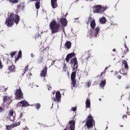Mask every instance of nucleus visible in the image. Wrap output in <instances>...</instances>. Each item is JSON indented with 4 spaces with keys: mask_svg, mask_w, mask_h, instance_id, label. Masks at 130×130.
<instances>
[{
    "mask_svg": "<svg viewBox=\"0 0 130 130\" xmlns=\"http://www.w3.org/2000/svg\"><path fill=\"white\" fill-rule=\"evenodd\" d=\"M122 118L124 119V118H127V117L126 116H123Z\"/></svg>",
    "mask_w": 130,
    "mask_h": 130,
    "instance_id": "46",
    "label": "nucleus"
},
{
    "mask_svg": "<svg viewBox=\"0 0 130 130\" xmlns=\"http://www.w3.org/2000/svg\"><path fill=\"white\" fill-rule=\"evenodd\" d=\"M85 106L86 108H90L91 107V100H90V98H87L86 99Z\"/></svg>",
    "mask_w": 130,
    "mask_h": 130,
    "instance_id": "13",
    "label": "nucleus"
},
{
    "mask_svg": "<svg viewBox=\"0 0 130 130\" xmlns=\"http://www.w3.org/2000/svg\"><path fill=\"white\" fill-rule=\"evenodd\" d=\"M99 31H100V28L97 26L95 28L90 29V31L88 32V36L90 38H95V37H99Z\"/></svg>",
    "mask_w": 130,
    "mask_h": 130,
    "instance_id": "5",
    "label": "nucleus"
},
{
    "mask_svg": "<svg viewBox=\"0 0 130 130\" xmlns=\"http://www.w3.org/2000/svg\"><path fill=\"white\" fill-rule=\"evenodd\" d=\"M107 9V6L95 5L92 7V11L94 14H103Z\"/></svg>",
    "mask_w": 130,
    "mask_h": 130,
    "instance_id": "4",
    "label": "nucleus"
},
{
    "mask_svg": "<svg viewBox=\"0 0 130 130\" xmlns=\"http://www.w3.org/2000/svg\"><path fill=\"white\" fill-rule=\"evenodd\" d=\"M40 106H41V105H40V104L39 103L36 104V108L38 110H39V108H40Z\"/></svg>",
    "mask_w": 130,
    "mask_h": 130,
    "instance_id": "27",
    "label": "nucleus"
},
{
    "mask_svg": "<svg viewBox=\"0 0 130 130\" xmlns=\"http://www.w3.org/2000/svg\"><path fill=\"white\" fill-rule=\"evenodd\" d=\"M109 68H110V65L109 67H107L105 68V71H106V70H107V69H109Z\"/></svg>",
    "mask_w": 130,
    "mask_h": 130,
    "instance_id": "44",
    "label": "nucleus"
},
{
    "mask_svg": "<svg viewBox=\"0 0 130 130\" xmlns=\"http://www.w3.org/2000/svg\"><path fill=\"white\" fill-rule=\"evenodd\" d=\"M35 7L37 10L40 9V1L36 3Z\"/></svg>",
    "mask_w": 130,
    "mask_h": 130,
    "instance_id": "23",
    "label": "nucleus"
},
{
    "mask_svg": "<svg viewBox=\"0 0 130 130\" xmlns=\"http://www.w3.org/2000/svg\"><path fill=\"white\" fill-rule=\"evenodd\" d=\"M22 56V51H19L18 54V58H20Z\"/></svg>",
    "mask_w": 130,
    "mask_h": 130,
    "instance_id": "31",
    "label": "nucleus"
},
{
    "mask_svg": "<svg viewBox=\"0 0 130 130\" xmlns=\"http://www.w3.org/2000/svg\"><path fill=\"white\" fill-rule=\"evenodd\" d=\"M19 22H20V17L19 15L11 13L8 14V17L6 20L5 24L7 27H12L14 23L17 24H19Z\"/></svg>",
    "mask_w": 130,
    "mask_h": 130,
    "instance_id": "1",
    "label": "nucleus"
},
{
    "mask_svg": "<svg viewBox=\"0 0 130 130\" xmlns=\"http://www.w3.org/2000/svg\"><path fill=\"white\" fill-rule=\"evenodd\" d=\"M26 128H27V130H29V128H27V127H26Z\"/></svg>",
    "mask_w": 130,
    "mask_h": 130,
    "instance_id": "57",
    "label": "nucleus"
},
{
    "mask_svg": "<svg viewBox=\"0 0 130 130\" xmlns=\"http://www.w3.org/2000/svg\"><path fill=\"white\" fill-rule=\"evenodd\" d=\"M52 106H53V103L52 104Z\"/></svg>",
    "mask_w": 130,
    "mask_h": 130,
    "instance_id": "62",
    "label": "nucleus"
},
{
    "mask_svg": "<svg viewBox=\"0 0 130 130\" xmlns=\"http://www.w3.org/2000/svg\"><path fill=\"white\" fill-rule=\"evenodd\" d=\"M48 90H51V87H50V88H48Z\"/></svg>",
    "mask_w": 130,
    "mask_h": 130,
    "instance_id": "51",
    "label": "nucleus"
},
{
    "mask_svg": "<svg viewBox=\"0 0 130 130\" xmlns=\"http://www.w3.org/2000/svg\"><path fill=\"white\" fill-rule=\"evenodd\" d=\"M113 51H114V52H115V51H116V50L115 49H113Z\"/></svg>",
    "mask_w": 130,
    "mask_h": 130,
    "instance_id": "48",
    "label": "nucleus"
},
{
    "mask_svg": "<svg viewBox=\"0 0 130 130\" xmlns=\"http://www.w3.org/2000/svg\"><path fill=\"white\" fill-rule=\"evenodd\" d=\"M128 115H130V112L128 113Z\"/></svg>",
    "mask_w": 130,
    "mask_h": 130,
    "instance_id": "54",
    "label": "nucleus"
},
{
    "mask_svg": "<svg viewBox=\"0 0 130 130\" xmlns=\"http://www.w3.org/2000/svg\"><path fill=\"white\" fill-rule=\"evenodd\" d=\"M15 95L16 99L17 100H21V99H23V92H22L21 88L16 89Z\"/></svg>",
    "mask_w": 130,
    "mask_h": 130,
    "instance_id": "7",
    "label": "nucleus"
},
{
    "mask_svg": "<svg viewBox=\"0 0 130 130\" xmlns=\"http://www.w3.org/2000/svg\"><path fill=\"white\" fill-rule=\"evenodd\" d=\"M106 22H107V20L105 17H103L101 18H100V23H101V24H105Z\"/></svg>",
    "mask_w": 130,
    "mask_h": 130,
    "instance_id": "20",
    "label": "nucleus"
},
{
    "mask_svg": "<svg viewBox=\"0 0 130 130\" xmlns=\"http://www.w3.org/2000/svg\"><path fill=\"white\" fill-rule=\"evenodd\" d=\"M54 63H55V60H54V61H53L52 62V63H51L52 66L53 65V64H54Z\"/></svg>",
    "mask_w": 130,
    "mask_h": 130,
    "instance_id": "43",
    "label": "nucleus"
},
{
    "mask_svg": "<svg viewBox=\"0 0 130 130\" xmlns=\"http://www.w3.org/2000/svg\"><path fill=\"white\" fill-rule=\"evenodd\" d=\"M59 21L62 26H63V27H66V26H67V25L68 24V21L64 18H61Z\"/></svg>",
    "mask_w": 130,
    "mask_h": 130,
    "instance_id": "11",
    "label": "nucleus"
},
{
    "mask_svg": "<svg viewBox=\"0 0 130 130\" xmlns=\"http://www.w3.org/2000/svg\"><path fill=\"white\" fill-rule=\"evenodd\" d=\"M3 67L4 66L2 64V61H1V60H0V70H2V69H3Z\"/></svg>",
    "mask_w": 130,
    "mask_h": 130,
    "instance_id": "36",
    "label": "nucleus"
},
{
    "mask_svg": "<svg viewBox=\"0 0 130 130\" xmlns=\"http://www.w3.org/2000/svg\"><path fill=\"white\" fill-rule=\"evenodd\" d=\"M118 79H119V80H120V79H121V76H120V75H119V76H118Z\"/></svg>",
    "mask_w": 130,
    "mask_h": 130,
    "instance_id": "45",
    "label": "nucleus"
},
{
    "mask_svg": "<svg viewBox=\"0 0 130 130\" xmlns=\"http://www.w3.org/2000/svg\"><path fill=\"white\" fill-rule=\"evenodd\" d=\"M36 87H39V86L38 85H36Z\"/></svg>",
    "mask_w": 130,
    "mask_h": 130,
    "instance_id": "56",
    "label": "nucleus"
},
{
    "mask_svg": "<svg viewBox=\"0 0 130 130\" xmlns=\"http://www.w3.org/2000/svg\"><path fill=\"white\" fill-rule=\"evenodd\" d=\"M43 61V57H40L39 58V62H42Z\"/></svg>",
    "mask_w": 130,
    "mask_h": 130,
    "instance_id": "34",
    "label": "nucleus"
},
{
    "mask_svg": "<svg viewBox=\"0 0 130 130\" xmlns=\"http://www.w3.org/2000/svg\"><path fill=\"white\" fill-rule=\"evenodd\" d=\"M90 27L91 28V29H95V27H96V22H95V19H93L91 21Z\"/></svg>",
    "mask_w": 130,
    "mask_h": 130,
    "instance_id": "18",
    "label": "nucleus"
},
{
    "mask_svg": "<svg viewBox=\"0 0 130 130\" xmlns=\"http://www.w3.org/2000/svg\"><path fill=\"white\" fill-rule=\"evenodd\" d=\"M55 37L56 36L55 35L53 36V40L54 39V38H55Z\"/></svg>",
    "mask_w": 130,
    "mask_h": 130,
    "instance_id": "49",
    "label": "nucleus"
},
{
    "mask_svg": "<svg viewBox=\"0 0 130 130\" xmlns=\"http://www.w3.org/2000/svg\"><path fill=\"white\" fill-rule=\"evenodd\" d=\"M8 96H4V98H3V101L4 102H7V101H8Z\"/></svg>",
    "mask_w": 130,
    "mask_h": 130,
    "instance_id": "33",
    "label": "nucleus"
},
{
    "mask_svg": "<svg viewBox=\"0 0 130 130\" xmlns=\"http://www.w3.org/2000/svg\"><path fill=\"white\" fill-rule=\"evenodd\" d=\"M75 56V53H70L69 54L67 55L66 60V61L67 62H69V60H70V58H72V57Z\"/></svg>",
    "mask_w": 130,
    "mask_h": 130,
    "instance_id": "14",
    "label": "nucleus"
},
{
    "mask_svg": "<svg viewBox=\"0 0 130 130\" xmlns=\"http://www.w3.org/2000/svg\"><path fill=\"white\" fill-rule=\"evenodd\" d=\"M127 110H128V108H127Z\"/></svg>",
    "mask_w": 130,
    "mask_h": 130,
    "instance_id": "60",
    "label": "nucleus"
},
{
    "mask_svg": "<svg viewBox=\"0 0 130 130\" xmlns=\"http://www.w3.org/2000/svg\"><path fill=\"white\" fill-rule=\"evenodd\" d=\"M122 67H124V68L126 70H128V65L127 64V61L126 60H124L122 61Z\"/></svg>",
    "mask_w": 130,
    "mask_h": 130,
    "instance_id": "17",
    "label": "nucleus"
},
{
    "mask_svg": "<svg viewBox=\"0 0 130 130\" xmlns=\"http://www.w3.org/2000/svg\"><path fill=\"white\" fill-rule=\"evenodd\" d=\"M70 127L71 130H75V124H76V122L74 120H71L69 121Z\"/></svg>",
    "mask_w": 130,
    "mask_h": 130,
    "instance_id": "12",
    "label": "nucleus"
},
{
    "mask_svg": "<svg viewBox=\"0 0 130 130\" xmlns=\"http://www.w3.org/2000/svg\"><path fill=\"white\" fill-rule=\"evenodd\" d=\"M8 2H10V0H7Z\"/></svg>",
    "mask_w": 130,
    "mask_h": 130,
    "instance_id": "59",
    "label": "nucleus"
},
{
    "mask_svg": "<svg viewBox=\"0 0 130 130\" xmlns=\"http://www.w3.org/2000/svg\"><path fill=\"white\" fill-rule=\"evenodd\" d=\"M19 118L20 119H21V120H24V118H23V115H22V114H20L19 116Z\"/></svg>",
    "mask_w": 130,
    "mask_h": 130,
    "instance_id": "35",
    "label": "nucleus"
},
{
    "mask_svg": "<svg viewBox=\"0 0 130 130\" xmlns=\"http://www.w3.org/2000/svg\"><path fill=\"white\" fill-rule=\"evenodd\" d=\"M99 100L101 101V99H100Z\"/></svg>",
    "mask_w": 130,
    "mask_h": 130,
    "instance_id": "58",
    "label": "nucleus"
},
{
    "mask_svg": "<svg viewBox=\"0 0 130 130\" xmlns=\"http://www.w3.org/2000/svg\"><path fill=\"white\" fill-rule=\"evenodd\" d=\"M31 2H37V3H38L40 2V0H31Z\"/></svg>",
    "mask_w": 130,
    "mask_h": 130,
    "instance_id": "41",
    "label": "nucleus"
},
{
    "mask_svg": "<svg viewBox=\"0 0 130 130\" xmlns=\"http://www.w3.org/2000/svg\"><path fill=\"white\" fill-rule=\"evenodd\" d=\"M94 120L92 116L90 115L86 119V121L85 122V128L86 129H92L93 127V122Z\"/></svg>",
    "mask_w": 130,
    "mask_h": 130,
    "instance_id": "6",
    "label": "nucleus"
},
{
    "mask_svg": "<svg viewBox=\"0 0 130 130\" xmlns=\"http://www.w3.org/2000/svg\"><path fill=\"white\" fill-rule=\"evenodd\" d=\"M13 114H14V111L11 110V111H10V116H12V117H13V119H14V117Z\"/></svg>",
    "mask_w": 130,
    "mask_h": 130,
    "instance_id": "29",
    "label": "nucleus"
},
{
    "mask_svg": "<svg viewBox=\"0 0 130 130\" xmlns=\"http://www.w3.org/2000/svg\"><path fill=\"white\" fill-rule=\"evenodd\" d=\"M127 71L128 70H126V69H123L120 71V73L122 75H123V76H126V75L127 74Z\"/></svg>",
    "mask_w": 130,
    "mask_h": 130,
    "instance_id": "19",
    "label": "nucleus"
},
{
    "mask_svg": "<svg viewBox=\"0 0 130 130\" xmlns=\"http://www.w3.org/2000/svg\"><path fill=\"white\" fill-rule=\"evenodd\" d=\"M9 70L10 72H13L14 70H15V68L14 67V66H11L9 67Z\"/></svg>",
    "mask_w": 130,
    "mask_h": 130,
    "instance_id": "26",
    "label": "nucleus"
},
{
    "mask_svg": "<svg viewBox=\"0 0 130 130\" xmlns=\"http://www.w3.org/2000/svg\"><path fill=\"white\" fill-rule=\"evenodd\" d=\"M18 125H20V122L11 124L12 128H14V127H16V126H18Z\"/></svg>",
    "mask_w": 130,
    "mask_h": 130,
    "instance_id": "24",
    "label": "nucleus"
},
{
    "mask_svg": "<svg viewBox=\"0 0 130 130\" xmlns=\"http://www.w3.org/2000/svg\"><path fill=\"white\" fill-rule=\"evenodd\" d=\"M4 109L2 108V107H0V112H3Z\"/></svg>",
    "mask_w": 130,
    "mask_h": 130,
    "instance_id": "39",
    "label": "nucleus"
},
{
    "mask_svg": "<svg viewBox=\"0 0 130 130\" xmlns=\"http://www.w3.org/2000/svg\"><path fill=\"white\" fill-rule=\"evenodd\" d=\"M130 88V85L128 84L126 86V89H129Z\"/></svg>",
    "mask_w": 130,
    "mask_h": 130,
    "instance_id": "40",
    "label": "nucleus"
},
{
    "mask_svg": "<svg viewBox=\"0 0 130 130\" xmlns=\"http://www.w3.org/2000/svg\"><path fill=\"white\" fill-rule=\"evenodd\" d=\"M125 47L126 50L127 51V52H128V48H127V47H126V45H125Z\"/></svg>",
    "mask_w": 130,
    "mask_h": 130,
    "instance_id": "42",
    "label": "nucleus"
},
{
    "mask_svg": "<svg viewBox=\"0 0 130 130\" xmlns=\"http://www.w3.org/2000/svg\"><path fill=\"white\" fill-rule=\"evenodd\" d=\"M29 76H32V74H31V73H30L29 74Z\"/></svg>",
    "mask_w": 130,
    "mask_h": 130,
    "instance_id": "52",
    "label": "nucleus"
},
{
    "mask_svg": "<svg viewBox=\"0 0 130 130\" xmlns=\"http://www.w3.org/2000/svg\"><path fill=\"white\" fill-rule=\"evenodd\" d=\"M6 129H8V130L12 129V128H13V127H12V125H6Z\"/></svg>",
    "mask_w": 130,
    "mask_h": 130,
    "instance_id": "28",
    "label": "nucleus"
},
{
    "mask_svg": "<svg viewBox=\"0 0 130 130\" xmlns=\"http://www.w3.org/2000/svg\"><path fill=\"white\" fill-rule=\"evenodd\" d=\"M15 54H16L15 52H13L11 54V55L12 57L14 56L15 55Z\"/></svg>",
    "mask_w": 130,
    "mask_h": 130,
    "instance_id": "38",
    "label": "nucleus"
},
{
    "mask_svg": "<svg viewBox=\"0 0 130 130\" xmlns=\"http://www.w3.org/2000/svg\"><path fill=\"white\" fill-rule=\"evenodd\" d=\"M2 89H0V92H5L7 90H8V87H5V86H3L2 87Z\"/></svg>",
    "mask_w": 130,
    "mask_h": 130,
    "instance_id": "25",
    "label": "nucleus"
},
{
    "mask_svg": "<svg viewBox=\"0 0 130 130\" xmlns=\"http://www.w3.org/2000/svg\"><path fill=\"white\" fill-rule=\"evenodd\" d=\"M92 19V17H89L88 20H91Z\"/></svg>",
    "mask_w": 130,
    "mask_h": 130,
    "instance_id": "50",
    "label": "nucleus"
},
{
    "mask_svg": "<svg viewBox=\"0 0 130 130\" xmlns=\"http://www.w3.org/2000/svg\"><path fill=\"white\" fill-rule=\"evenodd\" d=\"M47 73V68L46 67L43 69L41 73L40 76L42 78H45L46 77V73Z\"/></svg>",
    "mask_w": 130,
    "mask_h": 130,
    "instance_id": "9",
    "label": "nucleus"
},
{
    "mask_svg": "<svg viewBox=\"0 0 130 130\" xmlns=\"http://www.w3.org/2000/svg\"><path fill=\"white\" fill-rule=\"evenodd\" d=\"M121 126H122H122H122V125H121Z\"/></svg>",
    "mask_w": 130,
    "mask_h": 130,
    "instance_id": "63",
    "label": "nucleus"
},
{
    "mask_svg": "<svg viewBox=\"0 0 130 130\" xmlns=\"http://www.w3.org/2000/svg\"><path fill=\"white\" fill-rule=\"evenodd\" d=\"M9 2L12 4H16V3H18V0H10Z\"/></svg>",
    "mask_w": 130,
    "mask_h": 130,
    "instance_id": "30",
    "label": "nucleus"
},
{
    "mask_svg": "<svg viewBox=\"0 0 130 130\" xmlns=\"http://www.w3.org/2000/svg\"><path fill=\"white\" fill-rule=\"evenodd\" d=\"M61 98V94L59 91H57L55 94V98L53 99V101H57L58 103L60 102V99Z\"/></svg>",
    "mask_w": 130,
    "mask_h": 130,
    "instance_id": "8",
    "label": "nucleus"
},
{
    "mask_svg": "<svg viewBox=\"0 0 130 130\" xmlns=\"http://www.w3.org/2000/svg\"><path fill=\"white\" fill-rule=\"evenodd\" d=\"M106 85V80L105 79L104 80H102L100 84V86L102 88H104Z\"/></svg>",
    "mask_w": 130,
    "mask_h": 130,
    "instance_id": "21",
    "label": "nucleus"
},
{
    "mask_svg": "<svg viewBox=\"0 0 130 130\" xmlns=\"http://www.w3.org/2000/svg\"><path fill=\"white\" fill-rule=\"evenodd\" d=\"M72 47V43L70 41H67L64 44V48L67 49H70Z\"/></svg>",
    "mask_w": 130,
    "mask_h": 130,
    "instance_id": "16",
    "label": "nucleus"
},
{
    "mask_svg": "<svg viewBox=\"0 0 130 130\" xmlns=\"http://www.w3.org/2000/svg\"><path fill=\"white\" fill-rule=\"evenodd\" d=\"M53 95H54V92H52Z\"/></svg>",
    "mask_w": 130,
    "mask_h": 130,
    "instance_id": "55",
    "label": "nucleus"
},
{
    "mask_svg": "<svg viewBox=\"0 0 130 130\" xmlns=\"http://www.w3.org/2000/svg\"><path fill=\"white\" fill-rule=\"evenodd\" d=\"M19 104L22 105L21 107H28V106H30V105H29V104H28V102L26 101H22L19 102V103H18V105H19Z\"/></svg>",
    "mask_w": 130,
    "mask_h": 130,
    "instance_id": "10",
    "label": "nucleus"
},
{
    "mask_svg": "<svg viewBox=\"0 0 130 130\" xmlns=\"http://www.w3.org/2000/svg\"><path fill=\"white\" fill-rule=\"evenodd\" d=\"M49 26L51 34L58 33V32L60 31V30L62 29V26H61L59 23L56 22L55 20L52 21Z\"/></svg>",
    "mask_w": 130,
    "mask_h": 130,
    "instance_id": "3",
    "label": "nucleus"
},
{
    "mask_svg": "<svg viewBox=\"0 0 130 130\" xmlns=\"http://www.w3.org/2000/svg\"><path fill=\"white\" fill-rule=\"evenodd\" d=\"M63 68H66V64H64Z\"/></svg>",
    "mask_w": 130,
    "mask_h": 130,
    "instance_id": "53",
    "label": "nucleus"
},
{
    "mask_svg": "<svg viewBox=\"0 0 130 130\" xmlns=\"http://www.w3.org/2000/svg\"><path fill=\"white\" fill-rule=\"evenodd\" d=\"M71 111L75 112V111H77V107H74L71 108Z\"/></svg>",
    "mask_w": 130,
    "mask_h": 130,
    "instance_id": "32",
    "label": "nucleus"
},
{
    "mask_svg": "<svg viewBox=\"0 0 130 130\" xmlns=\"http://www.w3.org/2000/svg\"><path fill=\"white\" fill-rule=\"evenodd\" d=\"M27 71H28V66H26L24 69V74H25V73H26V72H27Z\"/></svg>",
    "mask_w": 130,
    "mask_h": 130,
    "instance_id": "37",
    "label": "nucleus"
},
{
    "mask_svg": "<svg viewBox=\"0 0 130 130\" xmlns=\"http://www.w3.org/2000/svg\"><path fill=\"white\" fill-rule=\"evenodd\" d=\"M71 63L72 66H74L73 68V72L71 76V79L72 82L73 87H76V73L77 70H78V61L77 60V58H73L71 61Z\"/></svg>",
    "mask_w": 130,
    "mask_h": 130,
    "instance_id": "2",
    "label": "nucleus"
},
{
    "mask_svg": "<svg viewBox=\"0 0 130 130\" xmlns=\"http://www.w3.org/2000/svg\"><path fill=\"white\" fill-rule=\"evenodd\" d=\"M78 1H79V0H77V2H78Z\"/></svg>",
    "mask_w": 130,
    "mask_h": 130,
    "instance_id": "64",
    "label": "nucleus"
},
{
    "mask_svg": "<svg viewBox=\"0 0 130 130\" xmlns=\"http://www.w3.org/2000/svg\"><path fill=\"white\" fill-rule=\"evenodd\" d=\"M107 128H107H108V127H107V128Z\"/></svg>",
    "mask_w": 130,
    "mask_h": 130,
    "instance_id": "61",
    "label": "nucleus"
},
{
    "mask_svg": "<svg viewBox=\"0 0 130 130\" xmlns=\"http://www.w3.org/2000/svg\"><path fill=\"white\" fill-rule=\"evenodd\" d=\"M91 84H92L91 80L87 81L85 83L86 87H87V88H90V87H91Z\"/></svg>",
    "mask_w": 130,
    "mask_h": 130,
    "instance_id": "22",
    "label": "nucleus"
},
{
    "mask_svg": "<svg viewBox=\"0 0 130 130\" xmlns=\"http://www.w3.org/2000/svg\"><path fill=\"white\" fill-rule=\"evenodd\" d=\"M51 4L53 9H56V8H57V3H56V0H51Z\"/></svg>",
    "mask_w": 130,
    "mask_h": 130,
    "instance_id": "15",
    "label": "nucleus"
},
{
    "mask_svg": "<svg viewBox=\"0 0 130 130\" xmlns=\"http://www.w3.org/2000/svg\"><path fill=\"white\" fill-rule=\"evenodd\" d=\"M30 56H31V57H33L34 56V55H33V54L31 53L30 54Z\"/></svg>",
    "mask_w": 130,
    "mask_h": 130,
    "instance_id": "47",
    "label": "nucleus"
}]
</instances>
